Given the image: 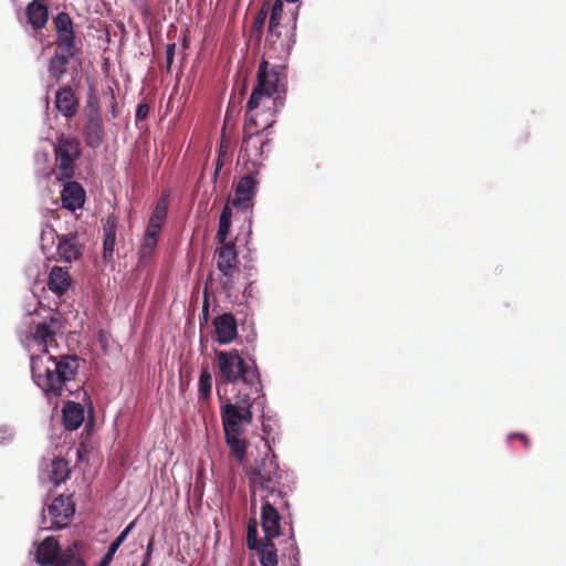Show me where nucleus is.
<instances>
[{
    "mask_svg": "<svg viewBox=\"0 0 566 566\" xmlns=\"http://www.w3.org/2000/svg\"><path fill=\"white\" fill-rule=\"evenodd\" d=\"M80 359L75 355H31V374L33 381L48 399H59L66 392L72 395L80 388L75 382Z\"/></svg>",
    "mask_w": 566,
    "mask_h": 566,
    "instance_id": "f257e3e1",
    "label": "nucleus"
},
{
    "mask_svg": "<svg viewBox=\"0 0 566 566\" xmlns=\"http://www.w3.org/2000/svg\"><path fill=\"white\" fill-rule=\"evenodd\" d=\"M287 85L286 64L276 59L262 57L256 73V85L249 98V108L261 104L284 105Z\"/></svg>",
    "mask_w": 566,
    "mask_h": 566,
    "instance_id": "f03ea898",
    "label": "nucleus"
},
{
    "mask_svg": "<svg viewBox=\"0 0 566 566\" xmlns=\"http://www.w3.org/2000/svg\"><path fill=\"white\" fill-rule=\"evenodd\" d=\"M218 381L235 385L239 381L250 388L251 394L263 396V385L259 368L253 360L245 361L238 349L217 350Z\"/></svg>",
    "mask_w": 566,
    "mask_h": 566,
    "instance_id": "7ed1b4c3",
    "label": "nucleus"
},
{
    "mask_svg": "<svg viewBox=\"0 0 566 566\" xmlns=\"http://www.w3.org/2000/svg\"><path fill=\"white\" fill-rule=\"evenodd\" d=\"M245 472L249 480L252 506L254 505L256 490L264 493L262 496L269 497H274L276 493H283L280 488L283 472L279 468L275 455L255 459L245 469Z\"/></svg>",
    "mask_w": 566,
    "mask_h": 566,
    "instance_id": "20e7f679",
    "label": "nucleus"
},
{
    "mask_svg": "<svg viewBox=\"0 0 566 566\" xmlns=\"http://www.w3.org/2000/svg\"><path fill=\"white\" fill-rule=\"evenodd\" d=\"M251 392H239L234 402H227L220 407V416L224 432L244 433L245 427L253 421V402Z\"/></svg>",
    "mask_w": 566,
    "mask_h": 566,
    "instance_id": "39448f33",
    "label": "nucleus"
},
{
    "mask_svg": "<svg viewBox=\"0 0 566 566\" xmlns=\"http://www.w3.org/2000/svg\"><path fill=\"white\" fill-rule=\"evenodd\" d=\"M256 116L249 117V124H244L243 140L240 150V158L243 160L244 169L259 170L264 160V147L269 145L270 139L260 130H253V125L258 123Z\"/></svg>",
    "mask_w": 566,
    "mask_h": 566,
    "instance_id": "423d86ee",
    "label": "nucleus"
},
{
    "mask_svg": "<svg viewBox=\"0 0 566 566\" xmlns=\"http://www.w3.org/2000/svg\"><path fill=\"white\" fill-rule=\"evenodd\" d=\"M81 156V143L75 137L61 134L54 145V166L59 180L71 179L75 174V163Z\"/></svg>",
    "mask_w": 566,
    "mask_h": 566,
    "instance_id": "0eeeda50",
    "label": "nucleus"
},
{
    "mask_svg": "<svg viewBox=\"0 0 566 566\" xmlns=\"http://www.w3.org/2000/svg\"><path fill=\"white\" fill-rule=\"evenodd\" d=\"M294 44L295 23L291 28L269 25L263 57L286 62Z\"/></svg>",
    "mask_w": 566,
    "mask_h": 566,
    "instance_id": "6e6552de",
    "label": "nucleus"
},
{
    "mask_svg": "<svg viewBox=\"0 0 566 566\" xmlns=\"http://www.w3.org/2000/svg\"><path fill=\"white\" fill-rule=\"evenodd\" d=\"M261 526L265 534V539H274L281 533L280 506H287L284 493H276L274 497L261 496Z\"/></svg>",
    "mask_w": 566,
    "mask_h": 566,
    "instance_id": "1a4fd4ad",
    "label": "nucleus"
},
{
    "mask_svg": "<svg viewBox=\"0 0 566 566\" xmlns=\"http://www.w3.org/2000/svg\"><path fill=\"white\" fill-rule=\"evenodd\" d=\"M247 172L242 176L234 190V197L230 200L231 205L240 210L252 212L253 199L256 195V186L259 184L256 176L259 170L247 167Z\"/></svg>",
    "mask_w": 566,
    "mask_h": 566,
    "instance_id": "9d476101",
    "label": "nucleus"
},
{
    "mask_svg": "<svg viewBox=\"0 0 566 566\" xmlns=\"http://www.w3.org/2000/svg\"><path fill=\"white\" fill-rule=\"evenodd\" d=\"M75 512V504L71 496L59 495L48 507V514L51 518L49 528H63Z\"/></svg>",
    "mask_w": 566,
    "mask_h": 566,
    "instance_id": "9b49d317",
    "label": "nucleus"
},
{
    "mask_svg": "<svg viewBox=\"0 0 566 566\" xmlns=\"http://www.w3.org/2000/svg\"><path fill=\"white\" fill-rule=\"evenodd\" d=\"M54 28L57 34L56 45L64 52L75 50V33L73 21L69 13L60 12L53 19Z\"/></svg>",
    "mask_w": 566,
    "mask_h": 566,
    "instance_id": "f8f14e48",
    "label": "nucleus"
},
{
    "mask_svg": "<svg viewBox=\"0 0 566 566\" xmlns=\"http://www.w3.org/2000/svg\"><path fill=\"white\" fill-rule=\"evenodd\" d=\"M283 105H272V104H261V106H255L253 109L249 108V103L247 104V111H245V123L249 124V117H252L253 115L256 116V125H253V130H260L262 134L266 129L273 126L275 123L276 114L279 113L280 108Z\"/></svg>",
    "mask_w": 566,
    "mask_h": 566,
    "instance_id": "ddd939ff",
    "label": "nucleus"
},
{
    "mask_svg": "<svg viewBox=\"0 0 566 566\" xmlns=\"http://www.w3.org/2000/svg\"><path fill=\"white\" fill-rule=\"evenodd\" d=\"M82 135L87 147L96 149L105 140L106 132L102 116H84Z\"/></svg>",
    "mask_w": 566,
    "mask_h": 566,
    "instance_id": "4468645a",
    "label": "nucleus"
},
{
    "mask_svg": "<svg viewBox=\"0 0 566 566\" xmlns=\"http://www.w3.org/2000/svg\"><path fill=\"white\" fill-rule=\"evenodd\" d=\"M216 340L221 344H230L238 336V323L232 313H223L213 318Z\"/></svg>",
    "mask_w": 566,
    "mask_h": 566,
    "instance_id": "2eb2a0df",
    "label": "nucleus"
},
{
    "mask_svg": "<svg viewBox=\"0 0 566 566\" xmlns=\"http://www.w3.org/2000/svg\"><path fill=\"white\" fill-rule=\"evenodd\" d=\"M54 104L66 119L73 118L80 108V101L70 85H63L55 93Z\"/></svg>",
    "mask_w": 566,
    "mask_h": 566,
    "instance_id": "dca6fc26",
    "label": "nucleus"
},
{
    "mask_svg": "<svg viewBox=\"0 0 566 566\" xmlns=\"http://www.w3.org/2000/svg\"><path fill=\"white\" fill-rule=\"evenodd\" d=\"M62 553L57 539L49 536L38 545L35 560L40 566H56Z\"/></svg>",
    "mask_w": 566,
    "mask_h": 566,
    "instance_id": "f3484780",
    "label": "nucleus"
},
{
    "mask_svg": "<svg viewBox=\"0 0 566 566\" xmlns=\"http://www.w3.org/2000/svg\"><path fill=\"white\" fill-rule=\"evenodd\" d=\"M67 180L61 191L62 206L70 211H75L85 202V190L80 182Z\"/></svg>",
    "mask_w": 566,
    "mask_h": 566,
    "instance_id": "a211bd4d",
    "label": "nucleus"
},
{
    "mask_svg": "<svg viewBox=\"0 0 566 566\" xmlns=\"http://www.w3.org/2000/svg\"><path fill=\"white\" fill-rule=\"evenodd\" d=\"M57 239V254L61 260L71 263L82 256L83 247L78 243L75 234H62Z\"/></svg>",
    "mask_w": 566,
    "mask_h": 566,
    "instance_id": "6ab92c4d",
    "label": "nucleus"
},
{
    "mask_svg": "<svg viewBox=\"0 0 566 566\" xmlns=\"http://www.w3.org/2000/svg\"><path fill=\"white\" fill-rule=\"evenodd\" d=\"M57 321L51 317L50 322H41L34 326V329L31 332V336L35 343L43 346L42 353L45 354V350L49 353L48 347L51 345H56L55 339V327Z\"/></svg>",
    "mask_w": 566,
    "mask_h": 566,
    "instance_id": "aec40b11",
    "label": "nucleus"
},
{
    "mask_svg": "<svg viewBox=\"0 0 566 566\" xmlns=\"http://www.w3.org/2000/svg\"><path fill=\"white\" fill-rule=\"evenodd\" d=\"M72 284V277L69 270L62 266H53L49 273L48 287L57 296H62L67 292Z\"/></svg>",
    "mask_w": 566,
    "mask_h": 566,
    "instance_id": "412c9836",
    "label": "nucleus"
},
{
    "mask_svg": "<svg viewBox=\"0 0 566 566\" xmlns=\"http://www.w3.org/2000/svg\"><path fill=\"white\" fill-rule=\"evenodd\" d=\"M218 251L217 266L222 274H229L230 271H238V253L233 242L221 243Z\"/></svg>",
    "mask_w": 566,
    "mask_h": 566,
    "instance_id": "4be33fe9",
    "label": "nucleus"
},
{
    "mask_svg": "<svg viewBox=\"0 0 566 566\" xmlns=\"http://www.w3.org/2000/svg\"><path fill=\"white\" fill-rule=\"evenodd\" d=\"M118 218L115 214H109L104 223V241H103V260L111 262L114 256V248L116 241Z\"/></svg>",
    "mask_w": 566,
    "mask_h": 566,
    "instance_id": "5701e85b",
    "label": "nucleus"
},
{
    "mask_svg": "<svg viewBox=\"0 0 566 566\" xmlns=\"http://www.w3.org/2000/svg\"><path fill=\"white\" fill-rule=\"evenodd\" d=\"M73 56L74 50H71L70 52L63 51V53L55 52L49 61L48 72L50 77H52L56 83L61 82L67 72L70 59Z\"/></svg>",
    "mask_w": 566,
    "mask_h": 566,
    "instance_id": "b1692460",
    "label": "nucleus"
},
{
    "mask_svg": "<svg viewBox=\"0 0 566 566\" xmlns=\"http://www.w3.org/2000/svg\"><path fill=\"white\" fill-rule=\"evenodd\" d=\"M63 424L67 430H76L84 421V408L81 403L67 401L62 410Z\"/></svg>",
    "mask_w": 566,
    "mask_h": 566,
    "instance_id": "393cba45",
    "label": "nucleus"
},
{
    "mask_svg": "<svg viewBox=\"0 0 566 566\" xmlns=\"http://www.w3.org/2000/svg\"><path fill=\"white\" fill-rule=\"evenodd\" d=\"M28 22L34 30L44 28L49 20V11L45 4L39 1L30 2L25 8Z\"/></svg>",
    "mask_w": 566,
    "mask_h": 566,
    "instance_id": "a878e982",
    "label": "nucleus"
},
{
    "mask_svg": "<svg viewBox=\"0 0 566 566\" xmlns=\"http://www.w3.org/2000/svg\"><path fill=\"white\" fill-rule=\"evenodd\" d=\"M71 475V468L67 460L63 458H55L51 462V470L49 472V480L55 485L64 483Z\"/></svg>",
    "mask_w": 566,
    "mask_h": 566,
    "instance_id": "bb28decb",
    "label": "nucleus"
},
{
    "mask_svg": "<svg viewBox=\"0 0 566 566\" xmlns=\"http://www.w3.org/2000/svg\"><path fill=\"white\" fill-rule=\"evenodd\" d=\"M243 433L224 432L226 443L230 448L232 455L239 463H242L245 459L248 442L241 438Z\"/></svg>",
    "mask_w": 566,
    "mask_h": 566,
    "instance_id": "cd10ccee",
    "label": "nucleus"
},
{
    "mask_svg": "<svg viewBox=\"0 0 566 566\" xmlns=\"http://www.w3.org/2000/svg\"><path fill=\"white\" fill-rule=\"evenodd\" d=\"M258 551L262 566H277V554L273 539H265Z\"/></svg>",
    "mask_w": 566,
    "mask_h": 566,
    "instance_id": "c85d7f7f",
    "label": "nucleus"
},
{
    "mask_svg": "<svg viewBox=\"0 0 566 566\" xmlns=\"http://www.w3.org/2000/svg\"><path fill=\"white\" fill-rule=\"evenodd\" d=\"M81 545V542H74L72 546L64 549L56 566H86L84 559L76 553Z\"/></svg>",
    "mask_w": 566,
    "mask_h": 566,
    "instance_id": "c756f323",
    "label": "nucleus"
},
{
    "mask_svg": "<svg viewBox=\"0 0 566 566\" xmlns=\"http://www.w3.org/2000/svg\"><path fill=\"white\" fill-rule=\"evenodd\" d=\"M212 388V376L209 369L206 367L201 370L198 384V400L208 401L211 396Z\"/></svg>",
    "mask_w": 566,
    "mask_h": 566,
    "instance_id": "7c9ffc66",
    "label": "nucleus"
},
{
    "mask_svg": "<svg viewBox=\"0 0 566 566\" xmlns=\"http://www.w3.org/2000/svg\"><path fill=\"white\" fill-rule=\"evenodd\" d=\"M84 116H102L99 99L93 86L90 87L87 94Z\"/></svg>",
    "mask_w": 566,
    "mask_h": 566,
    "instance_id": "2f4dec72",
    "label": "nucleus"
},
{
    "mask_svg": "<svg viewBox=\"0 0 566 566\" xmlns=\"http://www.w3.org/2000/svg\"><path fill=\"white\" fill-rule=\"evenodd\" d=\"M263 539L258 538V522L255 518H250L247 527V545L250 549H256L263 544Z\"/></svg>",
    "mask_w": 566,
    "mask_h": 566,
    "instance_id": "473e14b6",
    "label": "nucleus"
},
{
    "mask_svg": "<svg viewBox=\"0 0 566 566\" xmlns=\"http://www.w3.org/2000/svg\"><path fill=\"white\" fill-rule=\"evenodd\" d=\"M158 238L153 237V234H144V239L142 245L139 248V259L140 261H145L147 258L151 256L156 245Z\"/></svg>",
    "mask_w": 566,
    "mask_h": 566,
    "instance_id": "72a5a7b5",
    "label": "nucleus"
},
{
    "mask_svg": "<svg viewBox=\"0 0 566 566\" xmlns=\"http://www.w3.org/2000/svg\"><path fill=\"white\" fill-rule=\"evenodd\" d=\"M167 208L168 207H167L166 199L161 198L157 202V205H156V207H155V209H154V211H153V213L150 216L149 222L163 224L165 219H166V217H167Z\"/></svg>",
    "mask_w": 566,
    "mask_h": 566,
    "instance_id": "f704fd0d",
    "label": "nucleus"
},
{
    "mask_svg": "<svg viewBox=\"0 0 566 566\" xmlns=\"http://www.w3.org/2000/svg\"><path fill=\"white\" fill-rule=\"evenodd\" d=\"M284 10V3L282 0H275L270 9L269 25L280 27L281 19Z\"/></svg>",
    "mask_w": 566,
    "mask_h": 566,
    "instance_id": "c9c22d12",
    "label": "nucleus"
},
{
    "mask_svg": "<svg viewBox=\"0 0 566 566\" xmlns=\"http://www.w3.org/2000/svg\"><path fill=\"white\" fill-rule=\"evenodd\" d=\"M269 8L266 4H263L255 18L253 19L252 29L254 32L258 33V35L261 34L262 28L265 23V20L268 18Z\"/></svg>",
    "mask_w": 566,
    "mask_h": 566,
    "instance_id": "e433bc0d",
    "label": "nucleus"
},
{
    "mask_svg": "<svg viewBox=\"0 0 566 566\" xmlns=\"http://www.w3.org/2000/svg\"><path fill=\"white\" fill-rule=\"evenodd\" d=\"M134 526H135V522L129 523L122 531V533L112 542V544L109 545L108 548L116 553L117 549L119 548V546L126 541L127 536L130 534V532L133 531Z\"/></svg>",
    "mask_w": 566,
    "mask_h": 566,
    "instance_id": "4c0bfd02",
    "label": "nucleus"
},
{
    "mask_svg": "<svg viewBox=\"0 0 566 566\" xmlns=\"http://www.w3.org/2000/svg\"><path fill=\"white\" fill-rule=\"evenodd\" d=\"M230 229H231L230 220L219 219V228H218V232H217V240L219 243L227 242L228 235L230 233Z\"/></svg>",
    "mask_w": 566,
    "mask_h": 566,
    "instance_id": "58836bf2",
    "label": "nucleus"
},
{
    "mask_svg": "<svg viewBox=\"0 0 566 566\" xmlns=\"http://www.w3.org/2000/svg\"><path fill=\"white\" fill-rule=\"evenodd\" d=\"M231 161V155L228 151V147L224 146L222 143L219 147L218 158L216 160V165L218 168H222L223 166L230 164Z\"/></svg>",
    "mask_w": 566,
    "mask_h": 566,
    "instance_id": "ea45409f",
    "label": "nucleus"
},
{
    "mask_svg": "<svg viewBox=\"0 0 566 566\" xmlns=\"http://www.w3.org/2000/svg\"><path fill=\"white\" fill-rule=\"evenodd\" d=\"M235 272L237 271H230L229 274H222V276L219 280L221 287L226 293H231L234 289L233 274Z\"/></svg>",
    "mask_w": 566,
    "mask_h": 566,
    "instance_id": "a19ab883",
    "label": "nucleus"
},
{
    "mask_svg": "<svg viewBox=\"0 0 566 566\" xmlns=\"http://www.w3.org/2000/svg\"><path fill=\"white\" fill-rule=\"evenodd\" d=\"M176 52V43H170L166 46V67L167 72H170L171 65L174 63Z\"/></svg>",
    "mask_w": 566,
    "mask_h": 566,
    "instance_id": "79ce46f5",
    "label": "nucleus"
},
{
    "mask_svg": "<svg viewBox=\"0 0 566 566\" xmlns=\"http://www.w3.org/2000/svg\"><path fill=\"white\" fill-rule=\"evenodd\" d=\"M148 114H149V106L144 103L139 104L137 106L136 114H135L136 120L139 122V120L146 119Z\"/></svg>",
    "mask_w": 566,
    "mask_h": 566,
    "instance_id": "37998d69",
    "label": "nucleus"
},
{
    "mask_svg": "<svg viewBox=\"0 0 566 566\" xmlns=\"http://www.w3.org/2000/svg\"><path fill=\"white\" fill-rule=\"evenodd\" d=\"M161 227L163 224L148 222L145 234H153V237L158 238Z\"/></svg>",
    "mask_w": 566,
    "mask_h": 566,
    "instance_id": "c03bdc74",
    "label": "nucleus"
},
{
    "mask_svg": "<svg viewBox=\"0 0 566 566\" xmlns=\"http://www.w3.org/2000/svg\"><path fill=\"white\" fill-rule=\"evenodd\" d=\"M510 439H513V438H517L520 439L523 444L528 449L531 447V440L528 439V437L524 433H512L509 436Z\"/></svg>",
    "mask_w": 566,
    "mask_h": 566,
    "instance_id": "a18cd8bd",
    "label": "nucleus"
},
{
    "mask_svg": "<svg viewBox=\"0 0 566 566\" xmlns=\"http://www.w3.org/2000/svg\"><path fill=\"white\" fill-rule=\"evenodd\" d=\"M219 219L230 220V221L232 220V210L229 206V202L223 207Z\"/></svg>",
    "mask_w": 566,
    "mask_h": 566,
    "instance_id": "49530a36",
    "label": "nucleus"
},
{
    "mask_svg": "<svg viewBox=\"0 0 566 566\" xmlns=\"http://www.w3.org/2000/svg\"><path fill=\"white\" fill-rule=\"evenodd\" d=\"M153 546H154V541L150 539L148 545H147V551H146V554L144 556V559L145 560H150V557H151V554H153Z\"/></svg>",
    "mask_w": 566,
    "mask_h": 566,
    "instance_id": "de8ad7c7",
    "label": "nucleus"
},
{
    "mask_svg": "<svg viewBox=\"0 0 566 566\" xmlns=\"http://www.w3.org/2000/svg\"><path fill=\"white\" fill-rule=\"evenodd\" d=\"M114 555H115V552L114 551H111L108 548L107 553L102 557L103 560H106V563H108L111 565L113 558H114Z\"/></svg>",
    "mask_w": 566,
    "mask_h": 566,
    "instance_id": "09e8293b",
    "label": "nucleus"
},
{
    "mask_svg": "<svg viewBox=\"0 0 566 566\" xmlns=\"http://www.w3.org/2000/svg\"><path fill=\"white\" fill-rule=\"evenodd\" d=\"M291 546H292V549H293V551H295V556H294V557H295V560L297 562V556H298V554H300V551H298V548H297V546H296V544H295V542H294V541H293V543L291 544Z\"/></svg>",
    "mask_w": 566,
    "mask_h": 566,
    "instance_id": "8fccbe9b",
    "label": "nucleus"
},
{
    "mask_svg": "<svg viewBox=\"0 0 566 566\" xmlns=\"http://www.w3.org/2000/svg\"><path fill=\"white\" fill-rule=\"evenodd\" d=\"M220 170H221V168H218V166L216 165V169L213 172V181H217Z\"/></svg>",
    "mask_w": 566,
    "mask_h": 566,
    "instance_id": "3c124183",
    "label": "nucleus"
},
{
    "mask_svg": "<svg viewBox=\"0 0 566 566\" xmlns=\"http://www.w3.org/2000/svg\"><path fill=\"white\" fill-rule=\"evenodd\" d=\"M6 433H7V431H6V430L0 429V442H3V441H4V439H6V437H4V436H6Z\"/></svg>",
    "mask_w": 566,
    "mask_h": 566,
    "instance_id": "603ef678",
    "label": "nucleus"
},
{
    "mask_svg": "<svg viewBox=\"0 0 566 566\" xmlns=\"http://www.w3.org/2000/svg\"><path fill=\"white\" fill-rule=\"evenodd\" d=\"M97 566H109V564L106 563V560L101 559Z\"/></svg>",
    "mask_w": 566,
    "mask_h": 566,
    "instance_id": "864d4df0",
    "label": "nucleus"
},
{
    "mask_svg": "<svg viewBox=\"0 0 566 566\" xmlns=\"http://www.w3.org/2000/svg\"><path fill=\"white\" fill-rule=\"evenodd\" d=\"M148 565H149V562L144 559L142 563V566H148Z\"/></svg>",
    "mask_w": 566,
    "mask_h": 566,
    "instance_id": "5fc2aeb1",
    "label": "nucleus"
},
{
    "mask_svg": "<svg viewBox=\"0 0 566 566\" xmlns=\"http://www.w3.org/2000/svg\"><path fill=\"white\" fill-rule=\"evenodd\" d=\"M203 310H208V302L207 301H205Z\"/></svg>",
    "mask_w": 566,
    "mask_h": 566,
    "instance_id": "6e6d98bb",
    "label": "nucleus"
},
{
    "mask_svg": "<svg viewBox=\"0 0 566 566\" xmlns=\"http://www.w3.org/2000/svg\"><path fill=\"white\" fill-rule=\"evenodd\" d=\"M287 2H296L297 0H286Z\"/></svg>",
    "mask_w": 566,
    "mask_h": 566,
    "instance_id": "4d7b16f0",
    "label": "nucleus"
}]
</instances>
